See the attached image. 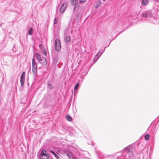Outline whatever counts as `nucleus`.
Instances as JSON below:
<instances>
[{"instance_id":"obj_26","label":"nucleus","mask_w":159,"mask_h":159,"mask_svg":"<svg viewBox=\"0 0 159 159\" xmlns=\"http://www.w3.org/2000/svg\"><path fill=\"white\" fill-rule=\"evenodd\" d=\"M57 19L55 18L54 20V25H56V24H57Z\"/></svg>"},{"instance_id":"obj_18","label":"nucleus","mask_w":159,"mask_h":159,"mask_svg":"<svg viewBox=\"0 0 159 159\" xmlns=\"http://www.w3.org/2000/svg\"><path fill=\"white\" fill-rule=\"evenodd\" d=\"M143 17H145L147 18L148 17H149L148 14L147 13H146V12L145 11L144 12L143 14Z\"/></svg>"},{"instance_id":"obj_25","label":"nucleus","mask_w":159,"mask_h":159,"mask_svg":"<svg viewBox=\"0 0 159 159\" xmlns=\"http://www.w3.org/2000/svg\"><path fill=\"white\" fill-rule=\"evenodd\" d=\"M102 55L100 53V52H99L96 55L98 57H100Z\"/></svg>"},{"instance_id":"obj_15","label":"nucleus","mask_w":159,"mask_h":159,"mask_svg":"<svg viewBox=\"0 0 159 159\" xmlns=\"http://www.w3.org/2000/svg\"><path fill=\"white\" fill-rule=\"evenodd\" d=\"M48 87L50 89H52L53 88L52 85L50 82H48Z\"/></svg>"},{"instance_id":"obj_29","label":"nucleus","mask_w":159,"mask_h":159,"mask_svg":"<svg viewBox=\"0 0 159 159\" xmlns=\"http://www.w3.org/2000/svg\"><path fill=\"white\" fill-rule=\"evenodd\" d=\"M58 11H57V13H56V16H57V17H58Z\"/></svg>"},{"instance_id":"obj_20","label":"nucleus","mask_w":159,"mask_h":159,"mask_svg":"<svg viewBox=\"0 0 159 159\" xmlns=\"http://www.w3.org/2000/svg\"><path fill=\"white\" fill-rule=\"evenodd\" d=\"M66 119L70 121H71L72 120V118L69 115H68L66 116Z\"/></svg>"},{"instance_id":"obj_19","label":"nucleus","mask_w":159,"mask_h":159,"mask_svg":"<svg viewBox=\"0 0 159 159\" xmlns=\"http://www.w3.org/2000/svg\"><path fill=\"white\" fill-rule=\"evenodd\" d=\"M79 86V83H77L74 87V93L76 92V90L77 89Z\"/></svg>"},{"instance_id":"obj_9","label":"nucleus","mask_w":159,"mask_h":159,"mask_svg":"<svg viewBox=\"0 0 159 159\" xmlns=\"http://www.w3.org/2000/svg\"><path fill=\"white\" fill-rule=\"evenodd\" d=\"M67 156L70 159H75V156L71 152H68L67 153Z\"/></svg>"},{"instance_id":"obj_14","label":"nucleus","mask_w":159,"mask_h":159,"mask_svg":"<svg viewBox=\"0 0 159 159\" xmlns=\"http://www.w3.org/2000/svg\"><path fill=\"white\" fill-rule=\"evenodd\" d=\"M148 0H142V4L143 5H145L148 4Z\"/></svg>"},{"instance_id":"obj_28","label":"nucleus","mask_w":159,"mask_h":159,"mask_svg":"<svg viewBox=\"0 0 159 159\" xmlns=\"http://www.w3.org/2000/svg\"><path fill=\"white\" fill-rule=\"evenodd\" d=\"M104 50H101V51H99V52H100V53L101 54V55L103 52L104 51Z\"/></svg>"},{"instance_id":"obj_21","label":"nucleus","mask_w":159,"mask_h":159,"mask_svg":"<svg viewBox=\"0 0 159 159\" xmlns=\"http://www.w3.org/2000/svg\"><path fill=\"white\" fill-rule=\"evenodd\" d=\"M145 139L146 140H148L149 139V136L148 134H146L145 136Z\"/></svg>"},{"instance_id":"obj_17","label":"nucleus","mask_w":159,"mask_h":159,"mask_svg":"<svg viewBox=\"0 0 159 159\" xmlns=\"http://www.w3.org/2000/svg\"><path fill=\"white\" fill-rule=\"evenodd\" d=\"M99 58V57H98L96 55L93 59V61L94 62V63H95L96 62V61L98 60Z\"/></svg>"},{"instance_id":"obj_23","label":"nucleus","mask_w":159,"mask_h":159,"mask_svg":"<svg viewBox=\"0 0 159 159\" xmlns=\"http://www.w3.org/2000/svg\"><path fill=\"white\" fill-rule=\"evenodd\" d=\"M86 0H79V2L81 3H82L83 2H85Z\"/></svg>"},{"instance_id":"obj_5","label":"nucleus","mask_w":159,"mask_h":159,"mask_svg":"<svg viewBox=\"0 0 159 159\" xmlns=\"http://www.w3.org/2000/svg\"><path fill=\"white\" fill-rule=\"evenodd\" d=\"M39 157L41 159H48L49 156L47 154L45 150L43 149L39 155Z\"/></svg>"},{"instance_id":"obj_4","label":"nucleus","mask_w":159,"mask_h":159,"mask_svg":"<svg viewBox=\"0 0 159 159\" xmlns=\"http://www.w3.org/2000/svg\"><path fill=\"white\" fill-rule=\"evenodd\" d=\"M32 72L33 75L36 76L37 75V65L35 62V60L34 58H33L32 61Z\"/></svg>"},{"instance_id":"obj_22","label":"nucleus","mask_w":159,"mask_h":159,"mask_svg":"<svg viewBox=\"0 0 159 159\" xmlns=\"http://www.w3.org/2000/svg\"><path fill=\"white\" fill-rule=\"evenodd\" d=\"M42 52H43V54H44V55H46V56L47 55V52H46V51L45 49L43 50V51Z\"/></svg>"},{"instance_id":"obj_24","label":"nucleus","mask_w":159,"mask_h":159,"mask_svg":"<svg viewBox=\"0 0 159 159\" xmlns=\"http://www.w3.org/2000/svg\"><path fill=\"white\" fill-rule=\"evenodd\" d=\"M25 77V72H23L21 75L20 77Z\"/></svg>"},{"instance_id":"obj_2","label":"nucleus","mask_w":159,"mask_h":159,"mask_svg":"<svg viewBox=\"0 0 159 159\" xmlns=\"http://www.w3.org/2000/svg\"><path fill=\"white\" fill-rule=\"evenodd\" d=\"M70 33L72 37H77L80 35V29L75 27H73L70 31Z\"/></svg>"},{"instance_id":"obj_8","label":"nucleus","mask_w":159,"mask_h":159,"mask_svg":"<svg viewBox=\"0 0 159 159\" xmlns=\"http://www.w3.org/2000/svg\"><path fill=\"white\" fill-rule=\"evenodd\" d=\"M79 2V0H71V4L73 5H75L74 11L78 9V7L77 6V4Z\"/></svg>"},{"instance_id":"obj_6","label":"nucleus","mask_w":159,"mask_h":159,"mask_svg":"<svg viewBox=\"0 0 159 159\" xmlns=\"http://www.w3.org/2000/svg\"><path fill=\"white\" fill-rule=\"evenodd\" d=\"M55 49L58 51L61 49V44L59 40L57 39L55 41Z\"/></svg>"},{"instance_id":"obj_11","label":"nucleus","mask_w":159,"mask_h":159,"mask_svg":"<svg viewBox=\"0 0 159 159\" xmlns=\"http://www.w3.org/2000/svg\"><path fill=\"white\" fill-rule=\"evenodd\" d=\"M146 12L149 17H151L153 16V14L151 11H147Z\"/></svg>"},{"instance_id":"obj_27","label":"nucleus","mask_w":159,"mask_h":159,"mask_svg":"<svg viewBox=\"0 0 159 159\" xmlns=\"http://www.w3.org/2000/svg\"><path fill=\"white\" fill-rule=\"evenodd\" d=\"M29 72H30V73H31V67L30 66V67L28 73H29Z\"/></svg>"},{"instance_id":"obj_1","label":"nucleus","mask_w":159,"mask_h":159,"mask_svg":"<svg viewBox=\"0 0 159 159\" xmlns=\"http://www.w3.org/2000/svg\"><path fill=\"white\" fill-rule=\"evenodd\" d=\"M122 152L125 158H131L133 156V148L131 146H128L125 148Z\"/></svg>"},{"instance_id":"obj_10","label":"nucleus","mask_w":159,"mask_h":159,"mask_svg":"<svg viewBox=\"0 0 159 159\" xmlns=\"http://www.w3.org/2000/svg\"><path fill=\"white\" fill-rule=\"evenodd\" d=\"M25 80V77H20V83L21 86H23L24 84V82Z\"/></svg>"},{"instance_id":"obj_7","label":"nucleus","mask_w":159,"mask_h":159,"mask_svg":"<svg viewBox=\"0 0 159 159\" xmlns=\"http://www.w3.org/2000/svg\"><path fill=\"white\" fill-rule=\"evenodd\" d=\"M67 4L66 2L64 3L61 6L60 9V13L63 14L65 11L67 6Z\"/></svg>"},{"instance_id":"obj_13","label":"nucleus","mask_w":159,"mask_h":159,"mask_svg":"<svg viewBox=\"0 0 159 159\" xmlns=\"http://www.w3.org/2000/svg\"><path fill=\"white\" fill-rule=\"evenodd\" d=\"M70 38L68 36H66L64 39L65 42L66 43H68L70 41Z\"/></svg>"},{"instance_id":"obj_3","label":"nucleus","mask_w":159,"mask_h":159,"mask_svg":"<svg viewBox=\"0 0 159 159\" xmlns=\"http://www.w3.org/2000/svg\"><path fill=\"white\" fill-rule=\"evenodd\" d=\"M35 56L38 61L41 63L42 65H45L47 64V61L45 58L41 57L38 53H35Z\"/></svg>"},{"instance_id":"obj_12","label":"nucleus","mask_w":159,"mask_h":159,"mask_svg":"<svg viewBox=\"0 0 159 159\" xmlns=\"http://www.w3.org/2000/svg\"><path fill=\"white\" fill-rule=\"evenodd\" d=\"M49 152H52L54 155V156H55V157L57 159H59L60 157H59V156H58L53 151H52V150H51V149H50V150H49Z\"/></svg>"},{"instance_id":"obj_16","label":"nucleus","mask_w":159,"mask_h":159,"mask_svg":"<svg viewBox=\"0 0 159 159\" xmlns=\"http://www.w3.org/2000/svg\"><path fill=\"white\" fill-rule=\"evenodd\" d=\"M33 30L32 28H30L29 30V34L30 35H31L33 34Z\"/></svg>"}]
</instances>
